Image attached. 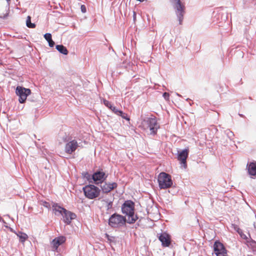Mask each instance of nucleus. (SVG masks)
Listing matches in <instances>:
<instances>
[{
	"label": "nucleus",
	"mask_w": 256,
	"mask_h": 256,
	"mask_svg": "<svg viewBox=\"0 0 256 256\" xmlns=\"http://www.w3.org/2000/svg\"><path fill=\"white\" fill-rule=\"evenodd\" d=\"M140 127L146 131L149 130L150 134L155 135L160 128V125L156 117H145L142 119Z\"/></svg>",
	"instance_id": "nucleus-1"
},
{
	"label": "nucleus",
	"mask_w": 256,
	"mask_h": 256,
	"mask_svg": "<svg viewBox=\"0 0 256 256\" xmlns=\"http://www.w3.org/2000/svg\"><path fill=\"white\" fill-rule=\"evenodd\" d=\"M134 204L130 200H128L124 202L122 206V212L123 214L128 216L127 222L134 224L138 219L136 215H134Z\"/></svg>",
	"instance_id": "nucleus-2"
},
{
	"label": "nucleus",
	"mask_w": 256,
	"mask_h": 256,
	"mask_svg": "<svg viewBox=\"0 0 256 256\" xmlns=\"http://www.w3.org/2000/svg\"><path fill=\"white\" fill-rule=\"evenodd\" d=\"M174 10L179 24H182L185 14V6L180 0H170Z\"/></svg>",
	"instance_id": "nucleus-3"
},
{
	"label": "nucleus",
	"mask_w": 256,
	"mask_h": 256,
	"mask_svg": "<svg viewBox=\"0 0 256 256\" xmlns=\"http://www.w3.org/2000/svg\"><path fill=\"white\" fill-rule=\"evenodd\" d=\"M126 217L116 213L112 214L108 219V224L113 228H119L126 225Z\"/></svg>",
	"instance_id": "nucleus-4"
},
{
	"label": "nucleus",
	"mask_w": 256,
	"mask_h": 256,
	"mask_svg": "<svg viewBox=\"0 0 256 256\" xmlns=\"http://www.w3.org/2000/svg\"><path fill=\"white\" fill-rule=\"evenodd\" d=\"M158 181L160 189L168 188L173 184L170 175L164 172H162L158 174Z\"/></svg>",
	"instance_id": "nucleus-5"
},
{
	"label": "nucleus",
	"mask_w": 256,
	"mask_h": 256,
	"mask_svg": "<svg viewBox=\"0 0 256 256\" xmlns=\"http://www.w3.org/2000/svg\"><path fill=\"white\" fill-rule=\"evenodd\" d=\"M85 196L90 200L94 199L99 196L101 190L94 184H88L82 188Z\"/></svg>",
	"instance_id": "nucleus-6"
},
{
	"label": "nucleus",
	"mask_w": 256,
	"mask_h": 256,
	"mask_svg": "<svg viewBox=\"0 0 256 256\" xmlns=\"http://www.w3.org/2000/svg\"><path fill=\"white\" fill-rule=\"evenodd\" d=\"M16 93L19 96V102L22 104L26 101L27 96L30 94L31 92L29 88L18 86L16 87Z\"/></svg>",
	"instance_id": "nucleus-7"
},
{
	"label": "nucleus",
	"mask_w": 256,
	"mask_h": 256,
	"mask_svg": "<svg viewBox=\"0 0 256 256\" xmlns=\"http://www.w3.org/2000/svg\"><path fill=\"white\" fill-rule=\"evenodd\" d=\"M64 141L66 142L64 147V151L66 154H72L78 146V143L76 140L68 138V140Z\"/></svg>",
	"instance_id": "nucleus-8"
},
{
	"label": "nucleus",
	"mask_w": 256,
	"mask_h": 256,
	"mask_svg": "<svg viewBox=\"0 0 256 256\" xmlns=\"http://www.w3.org/2000/svg\"><path fill=\"white\" fill-rule=\"evenodd\" d=\"M108 176L102 171L98 170L92 174V179L96 184H102L106 179Z\"/></svg>",
	"instance_id": "nucleus-9"
},
{
	"label": "nucleus",
	"mask_w": 256,
	"mask_h": 256,
	"mask_svg": "<svg viewBox=\"0 0 256 256\" xmlns=\"http://www.w3.org/2000/svg\"><path fill=\"white\" fill-rule=\"evenodd\" d=\"M214 249L216 256H226V250L223 244L219 242H216L214 245Z\"/></svg>",
	"instance_id": "nucleus-10"
},
{
	"label": "nucleus",
	"mask_w": 256,
	"mask_h": 256,
	"mask_svg": "<svg viewBox=\"0 0 256 256\" xmlns=\"http://www.w3.org/2000/svg\"><path fill=\"white\" fill-rule=\"evenodd\" d=\"M188 154V148H185L178 152V159L180 162V164L184 168H186L187 166L186 165V158Z\"/></svg>",
	"instance_id": "nucleus-11"
},
{
	"label": "nucleus",
	"mask_w": 256,
	"mask_h": 256,
	"mask_svg": "<svg viewBox=\"0 0 256 256\" xmlns=\"http://www.w3.org/2000/svg\"><path fill=\"white\" fill-rule=\"evenodd\" d=\"M62 216L63 221L66 224H69L71 223L72 220L76 218V215L74 213L68 211L65 209L64 212L61 214Z\"/></svg>",
	"instance_id": "nucleus-12"
},
{
	"label": "nucleus",
	"mask_w": 256,
	"mask_h": 256,
	"mask_svg": "<svg viewBox=\"0 0 256 256\" xmlns=\"http://www.w3.org/2000/svg\"><path fill=\"white\" fill-rule=\"evenodd\" d=\"M118 184L116 182H104L101 184L100 188L103 193H108L114 188H116Z\"/></svg>",
	"instance_id": "nucleus-13"
},
{
	"label": "nucleus",
	"mask_w": 256,
	"mask_h": 256,
	"mask_svg": "<svg viewBox=\"0 0 256 256\" xmlns=\"http://www.w3.org/2000/svg\"><path fill=\"white\" fill-rule=\"evenodd\" d=\"M159 240L162 242L163 246H168L170 244V238L168 234L166 233L162 234L158 237Z\"/></svg>",
	"instance_id": "nucleus-14"
},
{
	"label": "nucleus",
	"mask_w": 256,
	"mask_h": 256,
	"mask_svg": "<svg viewBox=\"0 0 256 256\" xmlns=\"http://www.w3.org/2000/svg\"><path fill=\"white\" fill-rule=\"evenodd\" d=\"M66 240V238L64 236H60L57 238H54L52 242V245L53 248L55 250H57L58 247L64 244Z\"/></svg>",
	"instance_id": "nucleus-15"
},
{
	"label": "nucleus",
	"mask_w": 256,
	"mask_h": 256,
	"mask_svg": "<svg viewBox=\"0 0 256 256\" xmlns=\"http://www.w3.org/2000/svg\"><path fill=\"white\" fill-rule=\"evenodd\" d=\"M247 168L250 175L256 176V162H250L248 164Z\"/></svg>",
	"instance_id": "nucleus-16"
},
{
	"label": "nucleus",
	"mask_w": 256,
	"mask_h": 256,
	"mask_svg": "<svg viewBox=\"0 0 256 256\" xmlns=\"http://www.w3.org/2000/svg\"><path fill=\"white\" fill-rule=\"evenodd\" d=\"M52 210L56 215L60 216L64 212L65 208L54 203L52 205Z\"/></svg>",
	"instance_id": "nucleus-17"
},
{
	"label": "nucleus",
	"mask_w": 256,
	"mask_h": 256,
	"mask_svg": "<svg viewBox=\"0 0 256 256\" xmlns=\"http://www.w3.org/2000/svg\"><path fill=\"white\" fill-rule=\"evenodd\" d=\"M14 233L16 234L18 237L20 238V241L21 242H24L28 238V235L22 232H14Z\"/></svg>",
	"instance_id": "nucleus-18"
},
{
	"label": "nucleus",
	"mask_w": 256,
	"mask_h": 256,
	"mask_svg": "<svg viewBox=\"0 0 256 256\" xmlns=\"http://www.w3.org/2000/svg\"><path fill=\"white\" fill-rule=\"evenodd\" d=\"M56 49L61 54L66 55L68 54V51L66 48L62 44L56 45Z\"/></svg>",
	"instance_id": "nucleus-19"
},
{
	"label": "nucleus",
	"mask_w": 256,
	"mask_h": 256,
	"mask_svg": "<svg viewBox=\"0 0 256 256\" xmlns=\"http://www.w3.org/2000/svg\"><path fill=\"white\" fill-rule=\"evenodd\" d=\"M26 26L29 28H34L36 27V24L31 22V17L30 16H27Z\"/></svg>",
	"instance_id": "nucleus-20"
},
{
	"label": "nucleus",
	"mask_w": 256,
	"mask_h": 256,
	"mask_svg": "<svg viewBox=\"0 0 256 256\" xmlns=\"http://www.w3.org/2000/svg\"><path fill=\"white\" fill-rule=\"evenodd\" d=\"M84 178H86L88 180L90 181L92 179V175L90 174L88 172H86L82 174Z\"/></svg>",
	"instance_id": "nucleus-21"
},
{
	"label": "nucleus",
	"mask_w": 256,
	"mask_h": 256,
	"mask_svg": "<svg viewBox=\"0 0 256 256\" xmlns=\"http://www.w3.org/2000/svg\"><path fill=\"white\" fill-rule=\"evenodd\" d=\"M102 101L104 106H106V107H108V108H109L110 110V108H112V105L111 103L109 101H108L105 99H104V98L102 100Z\"/></svg>",
	"instance_id": "nucleus-22"
},
{
	"label": "nucleus",
	"mask_w": 256,
	"mask_h": 256,
	"mask_svg": "<svg viewBox=\"0 0 256 256\" xmlns=\"http://www.w3.org/2000/svg\"><path fill=\"white\" fill-rule=\"evenodd\" d=\"M225 134H226V136H228V137L230 139V140H232L234 136V133L230 130H226L225 131Z\"/></svg>",
	"instance_id": "nucleus-23"
},
{
	"label": "nucleus",
	"mask_w": 256,
	"mask_h": 256,
	"mask_svg": "<svg viewBox=\"0 0 256 256\" xmlns=\"http://www.w3.org/2000/svg\"><path fill=\"white\" fill-rule=\"evenodd\" d=\"M110 110L117 115L122 114V111L117 109L115 106H112Z\"/></svg>",
	"instance_id": "nucleus-24"
},
{
	"label": "nucleus",
	"mask_w": 256,
	"mask_h": 256,
	"mask_svg": "<svg viewBox=\"0 0 256 256\" xmlns=\"http://www.w3.org/2000/svg\"><path fill=\"white\" fill-rule=\"evenodd\" d=\"M106 210L108 212H110V210L112 209V201H109V202H107V204H106Z\"/></svg>",
	"instance_id": "nucleus-25"
},
{
	"label": "nucleus",
	"mask_w": 256,
	"mask_h": 256,
	"mask_svg": "<svg viewBox=\"0 0 256 256\" xmlns=\"http://www.w3.org/2000/svg\"><path fill=\"white\" fill-rule=\"evenodd\" d=\"M232 228L238 232V234L242 233V230L238 227V226L235 224H232Z\"/></svg>",
	"instance_id": "nucleus-26"
},
{
	"label": "nucleus",
	"mask_w": 256,
	"mask_h": 256,
	"mask_svg": "<svg viewBox=\"0 0 256 256\" xmlns=\"http://www.w3.org/2000/svg\"><path fill=\"white\" fill-rule=\"evenodd\" d=\"M44 38L48 42L52 39V34L50 33H46L44 34Z\"/></svg>",
	"instance_id": "nucleus-27"
},
{
	"label": "nucleus",
	"mask_w": 256,
	"mask_h": 256,
	"mask_svg": "<svg viewBox=\"0 0 256 256\" xmlns=\"http://www.w3.org/2000/svg\"><path fill=\"white\" fill-rule=\"evenodd\" d=\"M118 116H122V118H124L125 120H130V118H128L127 114H126V113L123 112L122 111V114H119Z\"/></svg>",
	"instance_id": "nucleus-28"
},
{
	"label": "nucleus",
	"mask_w": 256,
	"mask_h": 256,
	"mask_svg": "<svg viewBox=\"0 0 256 256\" xmlns=\"http://www.w3.org/2000/svg\"><path fill=\"white\" fill-rule=\"evenodd\" d=\"M164 98L166 100H169V98H170V94L168 93V92H165L163 94V95H162Z\"/></svg>",
	"instance_id": "nucleus-29"
},
{
	"label": "nucleus",
	"mask_w": 256,
	"mask_h": 256,
	"mask_svg": "<svg viewBox=\"0 0 256 256\" xmlns=\"http://www.w3.org/2000/svg\"><path fill=\"white\" fill-rule=\"evenodd\" d=\"M80 10L82 13H86V6L84 4L81 5Z\"/></svg>",
	"instance_id": "nucleus-30"
},
{
	"label": "nucleus",
	"mask_w": 256,
	"mask_h": 256,
	"mask_svg": "<svg viewBox=\"0 0 256 256\" xmlns=\"http://www.w3.org/2000/svg\"><path fill=\"white\" fill-rule=\"evenodd\" d=\"M48 46L50 47H53L55 44L54 42L52 40V39L51 40H50L49 42H48Z\"/></svg>",
	"instance_id": "nucleus-31"
},
{
	"label": "nucleus",
	"mask_w": 256,
	"mask_h": 256,
	"mask_svg": "<svg viewBox=\"0 0 256 256\" xmlns=\"http://www.w3.org/2000/svg\"><path fill=\"white\" fill-rule=\"evenodd\" d=\"M238 234L240 235V237L242 238L243 239H245V240L247 239L248 238H247L246 236L242 232V233H240Z\"/></svg>",
	"instance_id": "nucleus-32"
},
{
	"label": "nucleus",
	"mask_w": 256,
	"mask_h": 256,
	"mask_svg": "<svg viewBox=\"0 0 256 256\" xmlns=\"http://www.w3.org/2000/svg\"><path fill=\"white\" fill-rule=\"evenodd\" d=\"M43 206L44 207L47 208H49L50 206V203L48 202H43Z\"/></svg>",
	"instance_id": "nucleus-33"
},
{
	"label": "nucleus",
	"mask_w": 256,
	"mask_h": 256,
	"mask_svg": "<svg viewBox=\"0 0 256 256\" xmlns=\"http://www.w3.org/2000/svg\"><path fill=\"white\" fill-rule=\"evenodd\" d=\"M136 12H133V19H134V21L136 19Z\"/></svg>",
	"instance_id": "nucleus-34"
},
{
	"label": "nucleus",
	"mask_w": 256,
	"mask_h": 256,
	"mask_svg": "<svg viewBox=\"0 0 256 256\" xmlns=\"http://www.w3.org/2000/svg\"><path fill=\"white\" fill-rule=\"evenodd\" d=\"M10 230H11V232H13V230H12V228H10Z\"/></svg>",
	"instance_id": "nucleus-35"
},
{
	"label": "nucleus",
	"mask_w": 256,
	"mask_h": 256,
	"mask_svg": "<svg viewBox=\"0 0 256 256\" xmlns=\"http://www.w3.org/2000/svg\"><path fill=\"white\" fill-rule=\"evenodd\" d=\"M10 0H6L7 2H9Z\"/></svg>",
	"instance_id": "nucleus-36"
}]
</instances>
